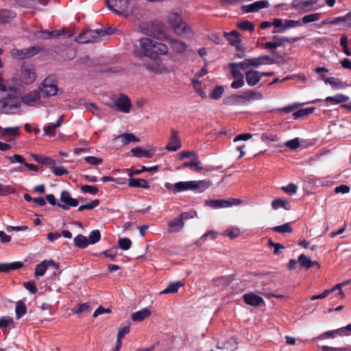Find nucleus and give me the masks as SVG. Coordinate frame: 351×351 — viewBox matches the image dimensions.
Here are the masks:
<instances>
[{
	"label": "nucleus",
	"instance_id": "f257e3e1",
	"mask_svg": "<svg viewBox=\"0 0 351 351\" xmlns=\"http://www.w3.org/2000/svg\"><path fill=\"white\" fill-rule=\"evenodd\" d=\"M212 185V182L210 180H192L186 182H178L175 184L166 183L165 187L174 193H180L188 190L197 191L198 193H202L206 190L208 187Z\"/></svg>",
	"mask_w": 351,
	"mask_h": 351
},
{
	"label": "nucleus",
	"instance_id": "f03ea898",
	"mask_svg": "<svg viewBox=\"0 0 351 351\" xmlns=\"http://www.w3.org/2000/svg\"><path fill=\"white\" fill-rule=\"evenodd\" d=\"M167 21L175 33L178 36H184L186 38H192L194 32L191 27L183 21L182 16L176 12H171L167 14Z\"/></svg>",
	"mask_w": 351,
	"mask_h": 351
},
{
	"label": "nucleus",
	"instance_id": "7ed1b4c3",
	"mask_svg": "<svg viewBox=\"0 0 351 351\" xmlns=\"http://www.w3.org/2000/svg\"><path fill=\"white\" fill-rule=\"evenodd\" d=\"M139 42L144 55L152 59H156L158 56L165 55L168 52L167 45L151 38H142Z\"/></svg>",
	"mask_w": 351,
	"mask_h": 351
},
{
	"label": "nucleus",
	"instance_id": "20e7f679",
	"mask_svg": "<svg viewBox=\"0 0 351 351\" xmlns=\"http://www.w3.org/2000/svg\"><path fill=\"white\" fill-rule=\"evenodd\" d=\"M112 34L113 31L112 28L87 29L76 36L75 41L83 44L97 43L101 40L103 36Z\"/></svg>",
	"mask_w": 351,
	"mask_h": 351
},
{
	"label": "nucleus",
	"instance_id": "39448f33",
	"mask_svg": "<svg viewBox=\"0 0 351 351\" xmlns=\"http://www.w3.org/2000/svg\"><path fill=\"white\" fill-rule=\"evenodd\" d=\"M130 0H106L108 8L114 14L120 15L121 13L128 14L132 12L130 7Z\"/></svg>",
	"mask_w": 351,
	"mask_h": 351
},
{
	"label": "nucleus",
	"instance_id": "423d86ee",
	"mask_svg": "<svg viewBox=\"0 0 351 351\" xmlns=\"http://www.w3.org/2000/svg\"><path fill=\"white\" fill-rule=\"evenodd\" d=\"M109 106L117 111L129 113L132 108V104L127 95L121 94L118 99L114 100L112 104H109Z\"/></svg>",
	"mask_w": 351,
	"mask_h": 351
},
{
	"label": "nucleus",
	"instance_id": "0eeeda50",
	"mask_svg": "<svg viewBox=\"0 0 351 351\" xmlns=\"http://www.w3.org/2000/svg\"><path fill=\"white\" fill-rule=\"evenodd\" d=\"M58 90V86L51 76L45 78L38 88L40 93H42L45 97L56 95Z\"/></svg>",
	"mask_w": 351,
	"mask_h": 351
},
{
	"label": "nucleus",
	"instance_id": "6e6552de",
	"mask_svg": "<svg viewBox=\"0 0 351 351\" xmlns=\"http://www.w3.org/2000/svg\"><path fill=\"white\" fill-rule=\"evenodd\" d=\"M20 106V102L17 99L10 95L0 100V110L5 114L12 113Z\"/></svg>",
	"mask_w": 351,
	"mask_h": 351
},
{
	"label": "nucleus",
	"instance_id": "1a4fd4ad",
	"mask_svg": "<svg viewBox=\"0 0 351 351\" xmlns=\"http://www.w3.org/2000/svg\"><path fill=\"white\" fill-rule=\"evenodd\" d=\"M21 101L29 106H37L41 104L40 93L38 90H34L21 97Z\"/></svg>",
	"mask_w": 351,
	"mask_h": 351
},
{
	"label": "nucleus",
	"instance_id": "9d476101",
	"mask_svg": "<svg viewBox=\"0 0 351 351\" xmlns=\"http://www.w3.org/2000/svg\"><path fill=\"white\" fill-rule=\"evenodd\" d=\"M40 51L38 47H30L23 49H13L11 51V55L16 58L23 60L25 58H31Z\"/></svg>",
	"mask_w": 351,
	"mask_h": 351
},
{
	"label": "nucleus",
	"instance_id": "9b49d317",
	"mask_svg": "<svg viewBox=\"0 0 351 351\" xmlns=\"http://www.w3.org/2000/svg\"><path fill=\"white\" fill-rule=\"evenodd\" d=\"M35 69L31 65L23 64L21 67V80L23 84H30L35 81Z\"/></svg>",
	"mask_w": 351,
	"mask_h": 351
},
{
	"label": "nucleus",
	"instance_id": "f8f14e48",
	"mask_svg": "<svg viewBox=\"0 0 351 351\" xmlns=\"http://www.w3.org/2000/svg\"><path fill=\"white\" fill-rule=\"evenodd\" d=\"M60 202L62 204H58V206L65 210H69L71 207H75L79 204V200L73 198L66 191H64L61 193Z\"/></svg>",
	"mask_w": 351,
	"mask_h": 351
},
{
	"label": "nucleus",
	"instance_id": "ddd939ff",
	"mask_svg": "<svg viewBox=\"0 0 351 351\" xmlns=\"http://www.w3.org/2000/svg\"><path fill=\"white\" fill-rule=\"evenodd\" d=\"M182 146L178 132L175 129L172 128L171 131V136L169 138L168 143L165 146V149L171 152H176Z\"/></svg>",
	"mask_w": 351,
	"mask_h": 351
},
{
	"label": "nucleus",
	"instance_id": "4468645a",
	"mask_svg": "<svg viewBox=\"0 0 351 351\" xmlns=\"http://www.w3.org/2000/svg\"><path fill=\"white\" fill-rule=\"evenodd\" d=\"M250 66L257 68L261 65L272 64L275 60L268 55L261 56L257 58H247Z\"/></svg>",
	"mask_w": 351,
	"mask_h": 351
},
{
	"label": "nucleus",
	"instance_id": "2eb2a0df",
	"mask_svg": "<svg viewBox=\"0 0 351 351\" xmlns=\"http://www.w3.org/2000/svg\"><path fill=\"white\" fill-rule=\"evenodd\" d=\"M269 7V3L267 0H261L254 2L249 5L242 6V10L244 12H256L263 8H267Z\"/></svg>",
	"mask_w": 351,
	"mask_h": 351
},
{
	"label": "nucleus",
	"instance_id": "dca6fc26",
	"mask_svg": "<svg viewBox=\"0 0 351 351\" xmlns=\"http://www.w3.org/2000/svg\"><path fill=\"white\" fill-rule=\"evenodd\" d=\"M241 35L239 32L232 30L230 32H223V37L226 39L228 43L233 46L237 47L241 43L242 40L240 38Z\"/></svg>",
	"mask_w": 351,
	"mask_h": 351
},
{
	"label": "nucleus",
	"instance_id": "f3484780",
	"mask_svg": "<svg viewBox=\"0 0 351 351\" xmlns=\"http://www.w3.org/2000/svg\"><path fill=\"white\" fill-rule=\"evenodd\" d=\"M245 80L249 86H254L256 85L261 80L260 71L253 69L246 71Z\"/></svg>",
	"mask_w": 351,
	"mask_h": 351
},
{
	"label": "nucleus",
	"instance_id": "a211bd4d",
	"mask_svg": "<svg viewBox=\"0 0 351 351\" xmlns=\"http://www.w3.org/2000/svg\"><path fill=\"white\" fill-rule=\"evenodd\" d=\"M130 152L132 153V155L133 156L136 158H150L154 156L155 153V149L153 148H150L148 149H143L142 147H136L131 149Z\"/></svg>",
	"mask_w": 351,
	"mask_h": 351
},
{
	"label": "nucleus",
	"instance_id": "6ab92c4d",
	"mask_svg": "<svg viewBox=\"0 0 351 351\" xmlns=\"http://www.w3.org/2000/svg\"><path fill=\"white\" fill-rule=\"evenodd\" d=\"M243 298L247 304L252 306H260L262 303L264 302L262 297L254 293H245L243 295Z\"/></svg>",
	"mask_w": 351,
	"mask_h": 351
},
{
	"label": "nucleus",
	"instance_id": "aec40b11",
	"mask_svg": "<svg viewBox=\"0 0 351 351\" xmlns=\"http://www.w3.org/2000/svg\"><path fill=\"white\" fill-rule=\"evenodd\" d=\"M169 43L171 48L177 53H183L188 49L187 45L184 42L178 39L170 38L169 40Z\"/></svg>",
	"mask_w": 351,
	"mask_h": 351
},
{
	"label": "nucleus",
	"instance_id": "412c9836",
	"mask_svg": "<svg viewBox=\"0 0 351 351\" xmlns=\"http://www.w3.org/2000/svg\"><path fill=\"white\" fill-rule=\"evenodd\" d=\"M239 97L245 101H251L253 100H261L263 99V96L260 92L247 90L239 95Z\"/></svg>",
	"mask_w": 351,
	"mask_h": 351
},
{
	"label": "nucleus",
	"instance_id": "4be33fe9",
	"mask_svg": "<svg viewBox=\"0 0 351 351\" xmlns=\"http://www.w3.org/2000/svg\"><path fill=\"white\" fill-rule=\"evenodd\" d=\"M16 16L14 11L2 9L0 10V24H5L10 23Z\"/></svg>",
	"mask_w": 351,
	"mask_h": 351
},
{
	"label": "nucleus",
	"instance_id": "5701e85b",
	"mask_svg": "<svg viewBox=\"0 0 351 351\" xmlns=\"http://www.w3.org/2000/svg\"><path fill=\"white\" fill-rule=\"evenodd\" d=\"M349 99L350 98L348 96L342 93H338L334 96L327 97L324 101L328 103H330L332 105H337L346 102L349 100Z\"/></svg>",
	"mask_w": 351,
	"mask_h": 351
},
{
	"label": "nucleus",
	"instance_id": "b1692460",
	"mask_svg": "<svg viewBox=\"0 0 351 351\" xmlns=\"http://www.w3.org/2000/svg\"><path fill=\"white\" fill-rule=\"evenodd\" d=\"M167 224L169 228L168 232H178L182 229L184 225L180 217L175 218L172 221H169Z\"/></svg>",
	"mask_w": 351,
	"mask_h": 351
},
{
	"label": "nucleus",
	"instance_id": "393cba45",
	"mask_svg": "<svg viewBox=\"0 0 351 351\" xmlns=\"http://www.w3.org/2000/svg\"><path fill=\"white\" fill-rule=\"evenodd\" d=\"M63 119H64V116H61L56 121V123H52V124H50L49 125L44 127L43 130H44L45 134L48 136H54L56 129L59 128L61 125V124L63 121Z\"/></svg>",
	"mask_w": 351,
	"mask_h": 351
},
{
	"label": "nucleus",
	"instance_id": "a878e982",
	"mask_svg": "<svg viewBox=\"0 0 351 351\" xmlns=\"http://www.w3.org/2000/svg\"><path fill=\"white\" fill-rule=\"evenodd\" d=\"M22 262L17 261L10 263H0V272H8L11 270H15L23 267Z\"/></svg>",
	"mask_w": 351,
	"mask_h": 351
},
{
	"label": "nucleus",
	"instance_id": "bb28decb",
	"mask_svg": "<svg viewBox=\"0 0 351 351\" xmlns=\"http://www.w3.org/2000/svg\"><path fill=\"white\" fill-rule=\"evenodd\" d=\"M237 341L234 337H230L225 341L219 343L218 348L228 350H234L237 349Z\"/></svg>",
	"mask_w": 351,
	"mask_h": 351
},
{
	"label": "nucleus",
	"instance_id": "cd10ccee",
	"mask_svg": "<svg viewBox=\"0 0 351 351\" xmlns=\"http://www.w3.org/2000/svg\"><path fill=\"white\" fill-rule=\"evenodd\" d=\"M151 315V311L147 308H143L134 312L132 315V319L134 322H141Z\"/></svg>",
	"mask_w": 351,
	"mask_h": 351
},
{
	"label": "nucleus",
	"instance_id": "c85d7f7f",
	"mask_svg": "<svg viewBox=\"0 0 351 351\" xmlns=\"http://www.w3.org/2000/svg\"><path fill=\"white\" fill-rule=\"evenodd\" d=\"M128 185L131 187L134 188H143V189H149L150 186L149 185L147 180L141 178H130L128 180Z\"/></svg>",
	"mask_w": 351,
	"mask_h": 351
},
{
	"label": "nucleus",
	"instance_id": "c756f323",
	"mask_svg": "<svg viewBox=\"0 0 351 351\" xmlns=\"http://www.w3.org/2000/svg\"><path fill=\"white\" fill-rule=\"evenodd\" d=\"M205 204L213 208H228L229 205L227 199H222L206 200Z\"/></svg>",
	"mask_w": 351,
	"mask_h": 351
},
{
	"label": "nucleus",
	"instance_id": "7c9ffc66",
	"mask_svg": "<svg viewBox=\"0 0 351 351\" xmlns=\"http://www.w3.org/2000/svg\"><path fill=\"white\" fill-rule=\"evenodd\" d=\"M271 206H272V208L274 210H277L280 208H282L285 209L286 210H291L290 203L288 201L281 199V198H277V199H274L271 202Z\"/></svg>",
	"mask_w": 351,
	"mask_h": 351
},
{
	"label": "nucleus",
	"instance_id": "2f4dec72",
	"mask_svg": "<svg viewBox=\"0 0 351 351\" xmlns=\"http://www.w3.org/2000/svg\"><path fill=\"white\" fill-rule=\"evenodd\" d=\"M326 84H330L333 88L341 89L346 86V83L343 82L340 79L335 77H328L324 80Z\"/></svg>",
	"mask_w": 351,
	"mask_h": 351
},
{
	"label": "nucleus",
	"instance_id": "473e14b6",
	"mask_svg": "<svg viewBox=\"0 0 351 351\" xmlns=\"http://www.w3.org/2000/svg\"><path fill=\"white\" fill-rule=\"evenodd\" d=\"M301 25V22L299 21H294V20H286L284 23V27L280 28V29L278 30H273V34L276 33H282L286 31L287 29L291 28V27H295Z\"/></svg>",
	"mask_w": 351,
	"mask_h": 351
},
{
	"label": "nucleus",
	"instance_id": "72a5a7b5",
	"mask_svg": "<svg viewBox=\"0 0 351 351\" xmlns=\"http://www.w3.org/2000/svg\"><path fill=\"white\" fill-rule=\"evenodd\" d=\"M74 245L81 249L86 248L88 245V241L86 237L80 234L73 239Z\"/></svg>",
	"mask_w": 351,
	"mask_h": 351
},
{
	"label": "nucleus",
	"instance_id": "f704fd0d",
	"mask_svg": "<svg viewBox=\"0 0 351 351\" xmlns=\"http://www.w3.org/2000/svg\"><path fill=\"white\" fill-rule=\"evenodd\" d=\"M183 286V284L180 282H171L168 285L166 289L160 291V294L174 293L178 292L180 287Z\"/></svg>",
	"mask_w": 351,
	"mask_h": 351
},
{
	"label": "nucleus",
	"instance_id": "c9c22d12",
	"mask_svg": "<svg viewBox=\"0 0 351 351\" xmlns=\"http://www.w3.org/2000/svg\"><path fill=\"white\" fill-rule=\"evenodd\" d=\"M262 47L264 49H268L271 53L276 56V58H281L283 57L282 56L278 54L276 51V49L279 47V44L274 43V40L262 44Z\"/></svg>",
	"mask_w": 351,
	"mask_h": 351
},
{
	"label": "nucleus",
	"instance_id": "e433bc0d",
	"mask_svg": "<svg viewBox=\"0 0 351 351\" xmlns=\"http://www.w3.org/2000/svg\"><path fill=\"white\" fill-rule=\"evenodd\" d=\"M119 138H121L123 145H127L132 142H139L140 139L132 133H124L121 135Z\"/></svg>",
	"mask_w": 351,
	"mask_h": 351
},
{
	"label": "nucleus",
	"instance_id": "4c0bfd02",
	"mask_svg": "<svg viewBox=\"0 0 351 351\" xmlns=\"http://www.w3.org/2000/svg\"><path fill=\"white\" fill-rule=\"evenodd\" d=\"M314 110L315 108L313 107L303 108L298 110L297 112H293L292 116L294 119L304 118L313 113Z\"/></svg>",
	"mask_w": 351,
	"mask_h": 351
},
{
	"label": "nucleus",
	"instance_id": "58836bf2",
	"mask_svg": "<svg viewBox=\"0 0 351 351\" xmlns=\"http://www.w3.org/2000/svg\"><path fill=\"white\" fill-rule=\"evenodd\" d=\"M15 313L17 319L21 318L27 313L26 305L23 301L20 300L16 302Z\"/></svg>",
	"mask_w": 351,
	"mask_h": 351
},
{
	"label": "nucleus",
	"instance_id": "ea45409f",
	"mask_svg": "<svg viewBox=\"0 0 351 351\" xmlns=\"http://www.w3.org/2000/svg\"><path fill=\"white\" fill-rule=\"evenodd\" d=\"M298 262L302 267L307 269L311 267L314 265H317L316 261L313 262L310 258L306 257L304 254H301L298 257Z\"/></svg>",
	"mask_w": 351,
	"mask_h": 351
},
{
	"label": "nucleus",
	"instance_id": "a19ab883",
	"mask_svg": "<svg viewBox=\"0 0 351 351\" xmlns=\"http://www.w3.org/2000/svg\"><path fill=\"white\" fill-rule=\"evenodd\" d=\"M300 38H289L285 36H273L271 37V40H274V43H277L279 44V47L282 45L283 43H295L297 42Z\"/></svg>",
	"mask_w": 351,
	"mask_h": 351
},
{
	"label": "nucleus",
	"instance_id": "79ce46f5",
	"mask_svg": "<svg viewBox=\"0 0 351 351\" xmlns=\"http://www.w3.org/2000/svg\"><path fill=\"white\" fill-rule=\"evenodd\" d=\"M182 167H190L193 171H195L196 172H199L203 169L202 163L199 160L190 161V162H185L183 163Z\"/></svg>",
	"mask_w": 351,
	"mask_h": 351
},
{
	"label": "nucleus",
	"instance_id": "37998d69",
	"mask_svg": "<svg viewBox=\"0 0 351 351\" xmlns=\"http://www.w3.org/2000/svg\"><path fill=\"white\" fill-rule=\"evenodd\" d=\"M272 229L274 232L279 233H291L293 231V228L289 223L274 226Z\"/></svg>",
	"mask_w": 351,
	"mask_h": 351
},
{
	"label": "nucleus",
	"instance_id": "c03bdc74",
	"mask_svg": "<svg viewBox=\"0 0 351 351\" xmlns=\"http://www.w3.org/2000/svg\"><path fill=\"white\" fill-rule=\"evenodd\" d=\"M47 269V261H44L36 266L34 275L36 277L43 276Z\"/></svg>",
	"mask_w": 351,
	"mask_h": 351
},
{
	"label": "nucleus",
	"instance_id": "a18cd8bd",
	"mask_svg": "<svg viewBox=\"0 0 351 351\" xmlns=\"http://www.w3.org/2000/svg\"><path fill=\"white\" fill-rule=\"evenodd\" d=\"M230 283V278L227 276H220L213 281V285L217 287H225Z\"/></svg>",
	"mask_w": 351,
	"mask_h": 351
},
{
	"label": "nucleus",
	"instance_id": "49530a36",
	"mask_svg": "<svg viewBox=\"0 0 351 351\" xmlns=\"http://www.w3.org/2000/svg\"><path fill=\"white\" fill-rule=\"evenodd\" d=\"M237 27L243 31L253 32L255 29L254 25L249 21H243L237 24Z\"/></svg>",
	"mask_w": 351,
	"mask_h": 351
},
{
	"label": "nucleus",
	"instance_id": "de8ad7c7",
	"mask_svg": "<svg viewBox=\"0 0 351 351\" xmlns=\"http://www.w3.org/2000/svg\"><path fill=\"white\" fill-rule=\"evenodd\" d=\"M158 169V166L155 165L151 167H146L145 166H142L141 169H136L134 171L129 170L130 172L128 173L129 176H132L134 175H138L140 174L144 171H157Z\"/></svg>",
	"mask_w": 351,
	"mask_h": 351
},
{
	"label": "nucleus",
	"instance_id": "09e8293b",
	"mask_svg": "<svg viewBox=\"0 0 351 351\" xmlns=\"http://www.w3.org/2000/svg\"><path fill=\"white\" fill-rule=\"evenodd\" d=\"M55 34H56V38H65L71 37L74 34V32L71 30L66 29V28H62V29H60V30H55Z\"/></svg>",
	"mask_w": 351,
	"mask_h": 351
},
{
	"label": "nucleus",
	"instance_id": "8fccbe9b",
	"mask_svg": "<svg viewBox=\"0 0 351 351\" xmlns=\"http://www.w3.org/2000/svg\"><path fill=\"white\" fill-rule=\"evenodd\" d=\"M40 34V36H38V38L41 39H51L53 38H56L55 30L54 31H49V30H41L35 33V35Z\"/></svg>",
	"mask_w": 351,
	"mask_h": 351
},
{
	"label": "nucleus",
	"instance_id": "3c124183",
	"mask_svg": "<svg viewBox=\"0 0 351 351\" xmlns=\"http://www.w3.org/2000/svg\"><path fill=\"white\" fill-rule=\"evenodd\" d=\"M119 247L123 250H128L132 245V241L130 239L124 237L118 239Z\"/></svg>",
	"mask_w": 351,
	"mask_h": 351
},
{
	"label": "nucleus",
	"instance_id": "603ef678",
	"mask_svg": "<svg viewBox=\"0 0 351 351\" xmlns=\"http://www.w3.org/2000/svg\"><path fill=\"white\" fill-rule=\"evenodd\" d=\"M99 203L100 202L99 199H94L88 204L80 206L78 208V210L83 211L84 210H93L97 206H98L99 205Z\"/></svg>",
	"mask_w": 351,
	"mask_h": 351
},
{
	"label": "nucleus",
	"instance_id": "864d4df0",
	"mask_svg": "<svg viewBox=\"0 0 351 351\" xmlns=\"http://www.w3.org/2000/svg\"><path fill=\"white\" fill-rule=\"evenodd\" d=\"M101 239V234L98 230H95L90 232L88 239L89 244H95L97 243Z\"/></svg>",
	"mask_w": 351,
	"mask_h": 351
},
{
	"label": "nucleus",
	"instance_id": "5fc2aeb1",
	"mask_svg": "<svg viewBox=\"0 0 351 351\" xmlns=\"http://www.w3.org/2000/svg\"><path fill=\"white\" fill-rule=\"evenodd\" d=\"M14 326V320L10 317H2L0 318V328Z\"/></svg>",
	"mask_w": 351,
	"mask_h": 351
},
{
	"label": "nucleus",
	"instance_id": "6e6d98bb",
	"mask_svg": "<svg viewBox=\"0 0 351 351\" xmlns=\"http://www.w3.org/2000/svg\"><path fill=\"white\" fill-rule=\"evenodd\" d=\"M239 95H232L223 99V103L226 105L228 106H234L239 104L238 99H240L239 97Z\"/></svg>",
	"mask_w": 351,
	"mask_h": 351
},
{
	"label": "nucleus",
	"instance_id": "4d7b16f0",
	"mask_svg": "<svg viewBox=\"0 0 351 351\" xmlns=\"http://www.w3.org/2000/svg\"><path fill=\"white\" fill-rule=\"evenodd\" d=\"M297 108H298V105L296 104H293L289 105L287 106L283 107L282 108L274 109L271 110V112H283L286 114H289V113L293 112V110H295V109H297Z\"/></svg>",
	"mask_w": 351,
	"mask_h": 351
},
{
	"label": "nucleus",
	"instance_id": "13d9d810",
	"mask_svg": "<svg viewBox=\"0 0 351 351\" xmlns=\"http://www.w3.org/2000/svg\"><path fill=\"white\" fill-rule=\"evenodd\" d=\"M240 234V230L238 228H232L230 230H226L223 235L226 237H228L229 238L233 239L237 238Z\"/></svg>",
	"mask_w": 351,
	"mask_h": 351
},
{
	"label": "nucleus",
	"instance_id": "bf43d9fd",
	"mask_svg": "<svg viewBox=\"0 0 351 351\" xmlns=\"http://www.w3.org/2000/svg\"><path fill=\"white\" fill-rule=\"evenodd\" d=\"M84 160L90 165L97 166L102 163V158L96 156H86Z\"/></svg>",
	"mask_w": 351,
	"mask_h": 351
},
{
	"label": "nucleus",
	"instance_id": "052dcab7",
	"mask_svg": "<svg viewBox=\"0 0 351 351\" xmlns=\"http://www.w3.org/2000/svg\"><path fill=\"white\" fill-rule=\"evenodd\" d=\"M285 145L290 149L294 150L300 146V142L298 138H295L292 140L287 141L285 143Z\"/></svg>",
	"mask_w": 351,
	"mask_h": 351
},
{
	"label": "nucleus",
	"instance_id": "680f3d73",
	"mask_svg": "<svg viewBox=\"0 0 351 351\" xmlns=\"http://www.w3.org/2000/svg\"><path fill=\"white\" fill-rule=\"evenodd\" d=\"M319 18H320V14L319 13L311 14L304 16L302 18V21L303 23H311V22L317 21L319 19Z\"/></svg>",
	"mask_w": 351,
	"mask_h": 351
},
{
	"label": "nucleus",
	"instance_id": "e2e57ef3",
	"mask_svg": "<svg viewBox=\"0 0 351 351\" xmlns=\"http://www.w3.org/2000/svg\"><path fill=\"white\" fill-rule=\"evenodd\" d=\"M224 89L222 86H217L210 94V97L213 99H219L221 97Z\"/></svg>",
	"mask_w": 351,
	"mask_h": 351
},
{
	"label": "nucleus",
	"instance_id": "0e129e2a",
	"mask_svg": "<svg viewBox=\"0 0 351 351\" xmlns=\"http://www.w3.org/2000/svg\"><path fill=\"white\" fill-rule=\"evenodd\" d=\"M81 191L85 193L95 195L98 193L99 189L95 186L83 185L81 187Z\"/></svg>",
	"mask_w": 351,
	"mask_h": 351
},
{
	"label": "nucleus",
	"instance_id": "69168bd1",
	"mask_svg": "<svg viewBox=\"0 0 351 351\" xmlns=\"http://www.w3.org/2000/svg\"><path fill=\"white\" fill-rule=\"evenodd\" d=\"M52 172L57 176H61L69 173L68 170L62 166H52Z\"/></svg>",
	"mask_w": 351,
	"mask_h": 351
},
{
	"label": "nucleus",
	"instance_id": "338daca9",
	"mask_svg": "<svg viewBox=\"0 0 351 351\" xmlns=\"http://www.w3.org/2000/svg\"><path fill=\"white\" fill-rule=\"evenodd\" d=\"M282 190L287 194L292 195L296 193L297 186L294 184L290 183L287 186H282Z\"/></svg>",
	"mask_w": 351,
	"mask_h": 351
},
{
	"label": "nucleus",
	"instance_id": "774afa93",
	"mask_svg": "<svg viewBox=\"0 0 351 351\" xmlns=\"http://www.w3.org/2000/svg\"><path fill=\"white\" fill-rule=\"evenodd\" d=\"M322 351H351V346L343 348H334L327 346H324L322 348Z\"/></svg>",
	"mask_w": 351,
	"mask_h": 351
}]
</instances>
